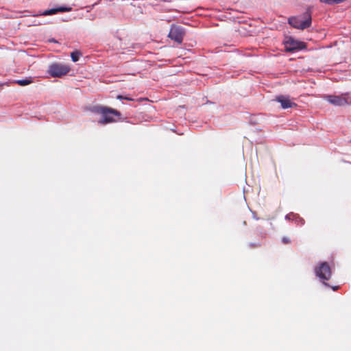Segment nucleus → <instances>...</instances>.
<instances>
[{
  "label": "nucleus",
  "mask_w": 351,
  "mask_h": 351,
  "mask_svg": "<svg viewBox=\"0 0 351 351\" xmlns=\"http://www.w3.org/2000/svg\"><path fill=\"white\" fill-rule=\"evenodd\" d=\"M90 111L93 113L98 114L102 116L101 119L99 121L101 125H106L110 123L117 121L114 117L120 118L121 114L119 111L107 106L101 105L94 106L90 108Z\"/></svg>",
  "instance_id": "nucleus-1"
},
{
  "label": "nucleus",
  "mask_w": 351,
  "mask_h": 351,
  "mask_svg": "<svg viewBox=\"0 0 351 351\" xmlns=\"http://www.w3.org/2000/svg\"><path fill=\"white\" fill-rule=\"evenodd\" d=\"M185 35L184 29L178 25H171L168 37L176 42L178 44H181L183 41Z\"/></svg>",
  "instance_id": "nucleus-6"
},
{
  "label": "nucleus",
  "mask_w": 351,
  "mask_h": 351,
  "mask_svg": "<svg viewBox=\"0 0 351 351\" xmlns=\"http://www.w3.org/2000/svg\"><path fill=\"white\" fill-rule=\"evenodd\" d=\"M324 98L330 104L334 106H343L346 105L351 104V97L348 93H343L339 95H324Z\"/></svg>",
  "instance_id": "nucleus-3"
},
{
  "label": "nucleus",
  "mask_w": 351,
  "mask_h": 351,
  "mask_svg": "<svg viewBox=\"0 0 351 351\" xmlns=\"http://www.w3.org/2000/svg\"><path fill=\"white\" fill-rule=\"evenodd\" d=\"M117 98L118 99H125V100H128V101H132V100H133V99H132V98H130V97H123V96H122V95H118V96L117 97Z\"/></svg>",
  "instance_id": "nucleus-12"
},
{
  "label": "nucleus",
  "mask_w": 351,
  "mask_h": 351,
  "mask_svg": "<svg viewBox=\"0 0 351 351\" xmlns=\"http://www.w3.org/2000/svg\"><path fill=\"white\" fill-rule=\"evenodd\" d=\"M285 50L289 52H294L300 50L305 47L303 42L294 40L293 38H287L285 41Z\"/></svg>",
  "instance_id": "nucleus-7"
},
{
  "label": "nucleus",
  "mask_w": 351,
  "mask_h": 351,
  "mask_svg": "<svg viewBox=\"0 0 351 351\" xmlns=\"http://www.w3.org/2000/svg\"><path fill=\"white\" fill-rule=\"evenodd\" d=\"M282 241L284 244H288V243H291V241H290V239L287 237H284L282 239Z\"/></svg>",
  "instance_id": "nucleus-14"
},
{
  "label": "nucleus",
  "mask_w": 351,
  "mask_h": 351,
  "mask_svg": "<svg viewBox=\"0 0 351 351\" xmlns=\"http://www.w3.org/2000/svg\"><path fill=\"white\" fill-rule=\"evenodd\" d=\"M276 101L280 103L281 106L283 109L289 108L296 107L297 104L292 101L289 97L284 95H279L276 97Z\"/></svg>",
  "instance_id": "nucleus-8"
},
{
  "label": "nucleus",
  "mask_w": 351,
  "mask_h": 351,
  "mask_svg": "<svg viewBox=\"0 0 351 351\" xmlns=\"http://www.w3.org/2000/svg\"><path fill=\"white\" fill-rule=\"evenodd\" d=\"M14 82L20 86H24L32 84V80L31 77H27L23 80H16Z\"/></svg>",
  "instance_id": "nucleus-10"
},
{
  "label": "nucleus",
  "mask_w": 351,
  "mask_h": 351,
  "mask_svg": "<svg viewBox=\"0 0 351 351\" xmlns=\"http://www.w3.org/2000/svg\"><path fill=\"white\" fill-rule=\"evenodd\" d=\"M72 8L66 7V6H60L57 8H52L49 10H47L41 13L40 15L47 16V15H53L56 14L58 12H65L71 11Z\"/></svg>",
  "instance_id": "nucleus-9"
},
{
  "label": "nucleus",
  "mask_w": 351,
  "mask_h": 351,
  "mask_svg": "<svg viewBox=\"0 0 351 351\" xmlns=\"http://www.w3.org/2000/svg\"><path fill=\"white\" fill-rule=\"evenodd\" d=\"M68 65L60 63H53L49 66L48 73L53 77H61L70 71Z\"/></svg>",
  "instance_id": "nucleus-5"
},
{
  "label": "nucleus",
  "mask_w": 351,
  "mask_h": 351,
  "mask_svg": "<svg viewBox=\"0 0 351 351\" xmlns=\"http://www.w3.org/2000/svg\"><path fill=\"white\" fill-rule=\"evenodd\" d=\"M315 273L324 285L329 286V285L326 282V280L330 279L332 276V271L327 262H323L320 263L319 266L315 267Z\"/></svg>",
  "instance_id": "nucleus-4"
},
{
  "label": "nucleus",
  "mask_w": 351,
  "mask_h": 351,
  "mask_svg": "<svg viewBox=\"0 0 351 351\" xmlns=\"http://www.w3.org/2000/svg\"><path fill=\"white\" fill-rule=\"evenodd\" d=\"M288 21L293 27L304 29L309 27L311 25V13L309 10H307L302 15L290 17Z\"/></svg>",
  "instance_id": "nucleus-2"
},
{
  "label": "nucleus",
  "mask_w": 351,
  "mask_h": 351,
  "mask_svg": "<svg viewBox=\"0 0 351 351\" xmlns=\"http://www.w3.org/2000/svg\"><path fill=\"white\" fill-rule=\"evenodd\" d=\"M330 287L332 288V289L333 291H337V290H338V289H339V286H332V287Z\"/></svg>",
  "instance_id": "nucleus-15"
},
{
  "label": "nucleus",
  "mask_w": 351,
  "mask_h": 351,
  "mask_svg": "<svg viewBox=\"0 0 351 351\" xmlns=\"http://www.w3.org/2000/svg\"><path fill=\"white\" fill-rule=\"evenodd\" d=\"M81 55H82V53L80 51H75L71 53V57L73 62H77V61H78Z\"/></svg>",
  "instance_id": "nucleus-11"
},
{
  "label": "nucleus",
  "mask_w": 351,
  "mask_h": 351,
  "mask_svg": "<svg viewBox=\"0 0 351 351\" xmlns=\"http://www.w3.org/2000/svg\"><path fill=\"white\" fill-rule=\"evenodd\" d=\"M296 222L298 225L302 226L304 224V220L302 218L298 217L296 218Z\"/></svg>",
  "instance_id": "nucleus-13"
}]
</instances>
